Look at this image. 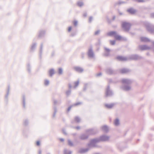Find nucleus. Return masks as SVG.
<instances>
[{"instance_id":"bb28decb","label":"nucleus","mask_w":154,"mask_h":154,"mask_svg":"<svg viewBox=\"0 0 154 154\" xmlns=\"http://www.w3.org/2000/svg\"><path fill=\"white\" fill-rule=\"evenodd\" d=\"M115 38H116V40H120L122 39V36L119 35H116L115 36Z\"/></svg>"},{"instance_id":"49530a36","label":"nucleus","mask_w":154,"mask_h":154,"mask_svg":"<svg viewBox=\"0 0 154 154\" xmlns=\"http://www.w3.org/2000/svg\"><path fill=\"white\" fill-rule=\"evenodd\" d=\"M151 17L154 18V13H152L150 14Z\"/></svg>"},{"instance_id":"b1692460","label":"nucleus","mask_w":154,"mask_h":154,"mask_svg":"<svg viewBox=\"0 0 154 154\" xmlns=\"http://www.w3.org/2000/svg\"><path fill=\"white\" fill-rule=\"evenodd\" d=\"M69 89L68 90V96L71 94V89L72 88L71 85L70 84H69Z\"/></svg>"},{"instance_id":"393cba45","label":"nucleus","mask_w":154,"mask_h":154,"mask_svg":"<svg viewBox=\"0 0 154 154\" xmlns=\"http://www.w3.org/2000/svg\"><path fill=\"white\" fill-rule=\"evenodd\" d=\"M113 104H106L105 105V106L109 109H110L113 106Z\"/></svg>"},{"instance_id":"c85d7f7f","label":"nucleus","mask_w":154,"mask_h":154,"mask_svg":"<svg viewBox=\"0 0 154 154\" xmlns=\"http://www.w3.org/2000/svg\"><path fill=\"white\" fill-rule=\"evenodd\" d=\"M114 124L116 125H119V119L117 118L116 119L114 122Z\"/></svg>"},{"instance_id":"13d9d810","label":"nucleus","mask_w":154,"mask_h":154,"mask_svg":"<svg viewBox=\"0 0 154 154\" xmlns=\"http://www.w3.org/2000/svg\"><path fill=\"white\" fill-rule=\"evenodd\" d=\"M152 45H153V46L154 47V41H153L152 42Z\"/></svg>"},{"instance_id":"7c9ffc66","label":"nucleus","mask_w":154,"mask_h":154,"mask_svg":"<svg viewBox=\"0 0 154 154\" xmlns=\"http://www.w3.org/2000/svg\"><path fill=\"white\" fill-rule=\"evenodd\" d=\"M68 144L71 146H73V143L70 140H68Z\"/></svg>"},{"instance_id":"f257e3e1","label":"nucleus","mask_w":154,"mask_h":154,"mask_svg":"<svg viewBox=\"0 0 154 154\" xmlns=\"http://www.w3.org/2000/svg\"><path fill=\"white\" fill-rule=\"evenodd\" d=\"M110 137L105 135H103L99 137L96 138L91 139L89 143L88 144V146L89 148L95 147L97 146L96 144V143L100 142H106L109 140Z\"/></svg>"},{"instance_id":"7ed1b4c3","label":"nucleus","mask_w":154,"mask_h":154,"mask_svg":"<svg viewBox=\"0 0 154 154\" xmlns=\"http://www.w3.org/2000/svg\"><path fill=\"white\" fill-rule=\"evenodd\" d=\"M145 26L147 31L151 33L154 34V25L149 23L145 24Z\"/></svg>"},{"instance_id":"f3484780","label":"nucleus","mask_w":154,"mask_h":154,"mask_svg":"<svg viewBox=\"0 0 154 154\" xmlns=\"http://www.w3.org/2000/svg\"><path fill=\"white\" fill-rule=\"evenodd\" d=\"M104 49L105 50V53L104 54V56L106 57H108L110 54V49L106 47H104Z\"/></svg>"},{"instance_id":"6ab92c4d","label":"nucleus","mask_w":154,"mask_h":154,"mask_svg":"<svg viewBox=\"0 0 154 154\" xmlns=\"http://www.w3.org/2000/svg\"><path fill=\"white\" fill-rule=\"evenodd\" d=\"M140 41L142 42H150V40L146 37H142L140 38Z\"/></svg>"},{"instance_id":"473e14b6","label":"nucleus","mask_w":154,"mask_h":154,"mask_svg":"<svg viewBox=\"0 0 154 154\" xmlns=\"http://www.w3.org/2000/svg\"><path fill=\"white\" fill-rule=\"evenodd\" d=\"M110 44L112 45H114L115 43V41L114 40H110Z\"/></svg>"},{"instance_id":"37998d69","label":"nucleus","mask_w":154,"mask_h":154,"mask_svg":"<svg viewBox=\"0 0 154 154\" xmlns=\"http://www.w3.org/2000/svg\"><path fill=\"white\" fill-rule=\"evenodd\" d=\"M87 13L86 12H85L83 13V16L84 17H87Z\"/></svg>"},{"instance_id":"4d7b16f0","label":"nucleus","mask_w":154,"mask_h":154,"mask_svg":"<svg viewBox=\"0 0 154 154\" xmlns=\"http://www.w3.org/2000/svg\"><path fill=\"white\" fill-rule=\"evenodd\" d=\"M146 55L148 56L149 55V52H148L146 53Z\"/></svg>"},{"instance_id":"603ef678","label":"nucleus","mask_w":154,"mask_h":154,"mask_svg":"<svg viewBox=\"0 0 154 154\" xmlns=\"http://www.w3.org/2000/svg\"><path fill=\"white\" fill-rule=\"evenodd\" d=\"M116 18V16H113L112 17V20H114Z\"/></svg>"},{"instance_id":"0eeeda50","label":"nucleus","mask_w":154,"mask_h":154,"mask_svg":"<svg viewBox=\"0 0 154 154\" xmlns=\"http://www.w3.org/2000/svg\"><path fill=\"white\" fill-rule=\"evenodd\" d=\"M129 58L131 60H140L142 59L143 57L138 54H135L131 55L130 57Z\"/></svg>"},{"instance_id":"de8ad7c7","label":"nucleus","mask_w":154,"mask_h":154,"mask_svg":"<svg viewBox=\"0 0 154 154\" xmlns=\"http://www.w3.org/2000/svg\"><path fill=\"white\" fill-rule=\"evenodd\" d=\"M73 106V105H72L71 106H70L69 107H68V112L70 110L71 108Z\"/></svg>"},{"instance_id":"e433bc0d","label":"nucleus","mask_w":154,"mask_h":154,"mask_svg":"<svg viewBox=\"0 0 154 154\" xmlns=\"http://www.w3.org/2000/svg\"><path fill=\"white\" fill-rule=\"evenodd\" d=\"M63 70L61 68H59L58 69V73L59 74H61L62 73Z\"/></svg>"},{"instance_id":"9d476101","label":"nucleus","mask_w":154,"mask_h":154,"mask_svg":"<svg viewBox=\"0 0 154 154\" xmlns=\"http://www.w3.org/2000/svg\"><path fill=\"white\" fill-rule=\"evenodd\" d=\"M139 49L141 51L149 49L150 48L146 45H140L138 46Z\"/></svg>"},{"instance_id":"f704fd0d","label":"nucleus","mask_w":154,"mask_h":154,"mask_svg":"<svg viewBox=\"0 0 154 154\" xmlns=\"http://www.w3.org/2000/svg\"><path fill=\"white\" fill-rule=\"evenodd\" d=\"M76 35V32H72L69 35L70 37H73L75 36Z\"/></svg>"},{"instance_id":"3c124183","label":"nucleus","mask_w":154,"mask_h":154,"mask_svg":"<svg viewBox=\"0 0 154 154\" xmlns=\"http://www.w3.org/2000/svg\"><path fill=\"white\" fill-rule=\"evenodd\" d=\"M109 83H112V82H113V81H112V79H109Z\"/></svg>"},{"instance_id":"c756f323","label":"nucleus","mask_w":154,"mask_h":154,"mask_svg":"<svg viewBox=\"0 0 154 154\" xmlns=\"http://www.w3.org/2000/svg\"><path fill=\"white\" fill-rule=\"evenodd\" d=\"M132 1L137 3L144 2H145L144 0H132Z\"/></svg>"},{"instance_id":"412c9836","label":"nucleus","mask_w":154,"mask_h":154,"mask_svg":"<svg viewBox=\"0 0 154 154\" xmlns=\"http://www.w3.org/2000/svg\"><path fill=\"white\" fill-rule=\"evenodd\" d=\"M76 5L79 7H82L84 5V3L82 1H78L76 3Z\"/></svg>"},{"instance_id":"f8f14e48","label":"nucleus","mask_w":154,"mask_h":154,"mask_svg":"<svg viewBox=\"0 0 154 154\" xmlns=\"http://www.w3.org/2000/svg\"><path fill=\"white\" fill-rule=\"evenodd\" d=\"M131 72V70L125 68H123L120 70V72L122 74H127Z\"/></svg>"},{"instance_id":"5fc2aeb1","label":"nucleus","mask_w":154,"mask_h":154,"mask_svg":"<svg viewBox=\"0 0 154 154\" xmlns=\"http://www.w3.org/2000/svg\"><path fill=\"white\" fill-rule=\"evenodd\" d=\"M84 53H82V58H84Z\"/></svg>"},{"instance_id":"f03ea898","label":"nucleus","mask_w":154,"mask_h":154,"mask_svg":"<svg viewBox=\"0 0 154 154\" xmlns=\"http://www.w3.org/2000/svg\"><path fill=\"white\" fill-rule=\"evenodd\" d=\"M114 94V93L112 89H110V85L108 84L105 90V97H111Z\"/></svg>"},{"instance_id":"bf43d9fd","label":"nucleus","mask_w":154,"mask_h":154,"mask_svg":"<svg viewBox=\"0 0 154 154\" xmlns=\"http://www.w3.org/2000/svg\"><path fill=\"white\" fill-rule=\"evenodd\" d=\"M122 14V13H119V14L120 15H121Z\"/></svg>"},{"instance_id":"4be33fe9","label":"nucleus","mask_w":154,"mask_h":154,"mask_svg":"<svg viewBox=\"0 0 154 154\" xmlns=\"http://www.w3.org/2000/svg\"><path fill=\"white\" fill-rule=\"evenodd\" d=\"M108 35L110 36H115L116 35V31H112L109 32L108 33Z\"/></svg>"},{"instance_id":"2eb2a0df","label":"nucleus","mask_w":154,"mask_h":154,"mask_svg":"<svg viewBox=\"0 0 154 154\" xmlns=\"http://www.w3.org/2000/svg\"><path fill=\"white\" fill-rule=\"evenodd\" d=\"M122 83L124 84H126L127 85H129L131 84V81L129 79H123L122 80Z\"/></svg>"},{"instance_id":"a18cd8bd","label":"nucleus","mask_w":154,"mask_h":154,"mask_svg":"<svg viewBox=\"0 0 154 154\" xmlns=\"http://www.w3.org/2000/svg\"><path fill=\"white\" fill-rule=\"evenodd\" d=\"M72 29L71 26H69L68 28V32H70Z\"/></svg>"},{"instance_id":"2f4dec72","label":"nucleus","mask_w":154,"mask_h":154,"mask_svg":"<svg viewBox=\"0 0 154 154\" xmlns=\"http://www.w3.org/2000/svg\"><path fill=\"white\" fill-rule=\"evenodd\" d=\"M82 103L81 102H77L73 104V106H76L79 105H81Z\"/></svg>"},{"instance_id":"dca6fc26","label":"nucleus","mask_w":154,"mask_h":154,"mask_svg":"<svg viewBox=\"0 0 154 154\" xmlns=\"http://www.w3.org/2000/svg\"><path fill=\"white\" fill-rule=\"evenodd\" d=\"M88 148L81 149L79 151V152L80 153H83L87 152L89 150V149L91 148H89L88 146Z\"/></svg>"},{"instance_id":"79ce46f5","label":"nucleus","mask_w":154,"mask_h":154,"mask_svg":"<svg viewBox=\"0 0 154 154\" xmlns=\"http://www.w3.org/2000/svg\"><path fill=\"white\" fill-rule=\"evenodd\" d=\"M102 75V73L101 72H100L98 73H97L96 74V76L97 77L100 76Z\"/></svg>"},{"instance_id":"052dcab7","label":"nucleus","mask_w":154,"mask_h":154,"mask_svg":"<svg viewBox=\"0 0 154 154\" xmlns=\"http://www.w3.org/2000/svg\"><path fill=\"white\" fill-rule=\"evenodd\" d=\"M139 140H139V139H138L137 140V141H139Z\"/></svg>"},{"instance_id":"a878e982","label":"nucleus","mask_w":154,"mask_h":154,"mask_svg":"<svg viewBox=\"0 0 154 154\" xmlns=\"http://www.w3.org/2000/svg\"><path fill=\"white\" fill-rule=\"evenodd\" d=\"M79 81L78 80L77 81L75 82H74V86L73 87V88L75 89V88L79 85Z\"/></svg>"},{"instance_id":"20e7f679","label":"nucleus","mask_w":154,"mask_h":154,"mask_svg":"<svg viewBox=\"0 0 154 154\" xmlns=\"http://www.w3.org/2000/svg\"><path fill=\"white\" fill-rule=\"evenodd\" d=\"M131 26V24L130 23L126 22H123L122 24V27L124 31L126 32H129Z\"/></svg>"},{"instance_id":"aec40b11","label":"nucleus","mask_w":154,"mask_h":154,"mask_svg":"<svg viewBox=\"0 0 154 154\" xmlns=\"http://www.w3.org/2000/svg\"><path fill=\"white\" fill-rule=\"evenodd\" d=\"M121 88L123 90L125 91H128L131 89V87L128 85H124Z\"/></svg>"},{"instance_id":"5701e85b","label":"nucleus","mask_w":154,"mask_h":154,"mask_svg":"<svg viewBox=\"0 0 154 154\" xmlns=\"http://www.w3.org/2000/svg\"><path fill=\"white\" fill-rule=\"evenodd\" d=\"M74 120L76 123H79L80 122V119L78 116H76L74 118Z\"/></svg>"},{"instance_id":"6e6d98bb","label":"nucleus","mask_w":154,"mask_h":154,"mask_svg":"<svg viewBox=\"0 0 154 154\" xmlns=\"http://www.w3.org/2000/svg\"><path fill=\"white\" fill-rule=\"evenodd\" d=\"M60 140L61 141H63L64 140L63 139H60Z\"/></svg>"},{"instance_id":"4468645a","label":"nucleus","mask_w":154,"mask_h":154,"mask_svg":"<svg viewBox=\"0 0 154 154\" xmlns=\"http://www.w3.org/2000/svg\"><path fill=\"white\" fill-rule=\"evenodd\" d=\"M102 131L105 133H107L109 131V129L108 127L106 125H104L101 127Z\"/></svg>"},{"instance_id":"72a5a7b5","label":"nucleus","mask_w":154,"mask_h":154,"mask_svg":"<svg viewBox=\"0 0 154 154\" xmlns=\"http://www.w3.org/2000/svg\"><path fill=\"white\" fill-rule=\"evenodd\" d=\"M100 39H98L97 43L96 44V45L97 46H100Z\"/></svg>"},{"instance_id":"ea45409f","label":"nucleus","mask_w":154,"mask_h":154,"mask_svg":"<svg viewBox=\"0 0 154 154\" xmlns=\"http://www.w3.org/2000/svg\"><path fill=\"white\" fill-rule=\"evenodd\" d=\"M74 129H75L77 130H79L81 129L80 127L79 126L74 127Z\"/></svg>"},{"instance_id":"864d4df0","label":"nucleus","mask_w":154,"mask_h":154,"mask_svg":"<svg viewBox=\"0 0 154 154\" xmlns=\"http://www.w3.org/2000/svg\"><path fill=\"white\" fill-rule=\"evenodd\" d=\"M72 152L70 151H68V154H71Z\"/></svg>"},{"instance_id":"9b49d317","label":"nucleus","mask_w":154,"mask_h":154,"mask_svg":"<svg viewBox=\"0 0 154 154\" xmlns=\"http://www.w3.org/2000/svg\"><path fill=\"white\" fill-rule=\"evenodd\" d=\"M73 69L76 72L81 73L82 72L84 71V69L78 66H76L73 67Z\"/></svg>"},{"instance_id":"423d86ee","label":"nucleus","mask_w":154,"mask_h":154,"mask_svg":"<svg viewBox=\"0 0 154 154\" xmlns=\"http://www.w3.org/2000/svg\"><path fill=\"white\" fill-rule=\"evenodd\" d=\"M105 72L107 74L109 75H114L117 74L116 71L110 67L106 69Z\"/></svg>"},{"instance_id":"6e6552de","label":"nucleus","mask_w":154,"mask_h":154,"mask_svg":"<svg viewBox=\"0 0 154 154\" xmlns=\"http://www.w3.org/2000/svg\"><path fill=\"white\" fill-rule=\"evenodd\" d=\"M89 135L86 132L82 134L79 137V139L81 140H85L89 137Z\"/></svg>"},{"instance_id":"a211bd4d","label":"nucleus","mask_w":154,"mask_h":154,"mask_svg":"<svg viewBox=\"0 0 154 154\" xmlns=\"http://www.w3.org/2000/svg\"><path fill=\"white\" fill-rule=\"evenodd\" d=\"M127 11L131 14H134L136 13L137 11L132 8H130Z\"/></svg>"},{"instance_id":"c9c22d12","label":"nucleus","mask_w":154,"mask_h":154,"mask_svg":"<svg viewBox=\"0 0 154 154\" xmlns=\"http://www.w3.org/2000/svg\"><path fill=\"white\" fill-rule=\"evenodd\" d=\"M100 32V30H98L94 32V35H97L99 34Z\"/></svg>"},{"instance_id":"1a4fd4ad","label":"nucleus","mask_w":154,"mask_h":154,"mask_svg":"<svg viewBox=\"0 0 154 154\" xmlns=\"http://www.w3.org/2000/svg\"><path fill=\"white\" fill-rule=\"evenodd\" d=\"M88 55L89 57L93 58L94 56V54L93 51L92 46H91L88 52Z\"/></svg>"},{"instance_id":"a19ab883","label":"nucleus","mask_w":154,"mask_h":154,"mask_svg":"<svg viewBox=\"0 0 154 154\" xmlns=\"http://www.w3.org/2000/svg\"><path fill=\"white\" fill-rule=\"evenodd\" d=\"M93 19V17L92 16H90L89 19V22L91 23Z\"/></svg>"},{"instance_id":"cd10ccee","label":"nucleus","mask_w":154,"mask_h":154,"mask_svg":"<svg viewBox=\"0 0 154 154\" xmlns=\"http://www.w3.org/2000/svg\"><path fill=\"white\" fill-rule=\"evenodd\" d=\"M54 73V69H51L49 71V73L51 76H52Z\"/></svg>"},{"instance_id":"ddd939ff","label":"nucleus","mask_w":154,"mask_h":154,"mask_svg":"<svg viewBox=\"0 0 154 154\" xmlns=\"http://www.w3.org/2000/svg\"><path fill=\"white\" fill-rule=\"evenodd\" d=\"M116 59L119 61H126L128 60L127 58L122 56H118L116 57Z\"/></svg>"},{"instance_id":"4c0bfd02","label":"nucleus","mask_w":154,"mask_h":154,"mask_svg":"<svg viewBox=\"0 0 154 154\" xmlns=\"http://www.w3.org/2000/svg\"><path fill=\"white\" fill-rule=\"evenodd\" d=\"M87 84H85L84 87L83 88V90L84 91H85L87 88Z\"/></svg>"},{"instance_id":"c03bdc74","label":"nucleus","mask_w":154,"mask_h":154,"mask_svg":"<svg viewBox=\"0 0 154 154\" xmlns=\"http://www.w3.org/2000/svg\"><path fill=\"white\" fill-rule=\"evenodd\" d=\"M49 81L48 80H45V85H47L48 84H49Z\"/></svg>"},{"instance_id":"09e8293b","label":"nucleus","mask_w":154,"mask_h":154,"mask_svg":"<svg viewBox=\"0 0 154 154\" xmlns=\"http://www.w3.org/2000/svg\"><path fill=\"white\" fill-rule=\"evenodd\" d=\"M36 144L37 146H39L40 145V142L39 141H37L36 142Z\"/></svg>"},{"instance_id":"58836bf2","label":"nucleus","mask_w":154,"mask_h":154,"mask_svg":"<svg viewBox=\"0 0 154 154\" xmlns=\"http://www.w3.org/2000/svg\"><path fill=\"white\" fill-rule=\"evenodd\" d=\"M78 24V21L77 20H75L73 22V24L75 26H76Z\"/></svg>"},{"instance_id":"39448f33","label":"nucleus","mask_w":154,"mask_h":154,"mask_svg":"<svg viewBox=\"0 0 154 154\" xmlns=\"http://www.w3.org/2000/svg\"><path fill=\"white\" fill-rule=\"evenodd\" d=\"M97 129L96 128H90L86 130L85 132L87 133L89 136L94 135L98 133Z\"/></svg>"},{"instance_id":"8fccbe9b","label":"nucleus","mask_w":154,"mask_h":154,"mask_svg":"<svg viewBox=\"0 0 154 154\" xmlns=\"http://www.w3.org/2000/svg\"><path fill=\"white\" fill-rule=\"evenodd\" d=\"M128 32L130 34H131L132 35H135V33L133 32H129H129Z\"/></svg>"}]
</instances>
